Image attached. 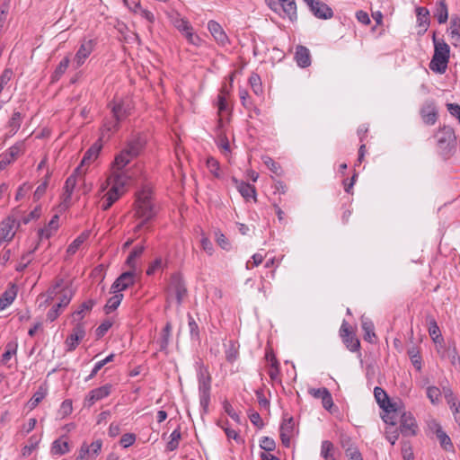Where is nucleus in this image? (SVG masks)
Returning a JSON list of instances; mask_svg holds the SVG:
<instances>
[{
  "mask_svg": "<svg viewBox=\"0 0 460 460\" xmlns=\"http://www.w3.org/2000/svg\"><path fill=\"white\" fill-rule=\"evenodd\" d=\"M434 17L437 18L438 23L440 24L447 22L448 19V9L446 0H439L436 4Z\"/></svg>",
  "mask_w": 460,
  "mask_h": 460,
  "instance_id": "c85d7f7f",
  "label": "nucleus"
},
{
  "mask_svg": "<svg viewBox=\"0 0 460 460\" xmlns=\"http://www.w3.org/2000/svg\"><path fill=\"white\" fill-rule=\"evenodd\" d=\"M23 116L20 111H13L10 120L8 121V132L4 135V139L13 137L19 130Z\"/></svg>",
  "mask_w": 460,
  "mask_h": 460,
  "instance_id": "b1692460",
  "label": "nucleus"
},
{
  "mask_svg": "<svg viewBox=\"0 0 460 460\" xmlns=\"http://www.w3.org/2000/svg\"><path fill=\"white\" fill-rule=\"evenodd\" d=\"M260 447L261 449L270 453L275 450L276 443L274 439L270 437H262L261 439L260 440Z\"/></svg>",
  "mask_w": 460,
  "mask_h": 460,
  "instance_id": "4d7b16f0",
  "label": "nucleus"
},
{
  "mask_svg": "<svg viewBox=\"0 0 460 460\" xmlns=\"http://www.w3.org/2000/svg\"><path fill=\"white\" fill-rule=\"evenodd\" d=\"M94 305H95V302L93 299H89V300L84 302L80 305L79 309L73 313L74 319L75 320L76 317H78L79 320H82L84 318V314H83L84 312H86V311H91Z\"/></svg>",
  "mask_w": 460,
  "mask_h": 460,
  "instance_id": "09e8293b",
  "label": "nucleus"
},
{
  "mask_svg": "<svg viewBox=\"0 0 460 460\" xmlns=\"http://www.w3.org/2000/svg\"><path fill=\"white\" fill-rule=\"evenodd\" d=\"M49 173H48L45 178H44V181L37 187L34 194H33V199L34 200H39L46 192V190H47V187L49 185Z\"/></svg>",
  "mask_w": 460,
  "mask_h": 460,
  "instance_id": "6e6d98bb",
  "label": "nucleus"
},
{
  "mask_svg": "<svg viewBox=\"0 0 460 460\" xmlns=\"http://www.w3.org/2000/svg\"><path fill=\"white\" fill-rule=\"evenodd\" d=\"M90 235L89 231L83 232L79 236H77L67 247L66 252L70 255L75 254L82 243L87 240Z\"/></svg>",
  "mask_w": 460,
  "mask_h": 460,
  "instance_id": "4c0bfd02",
  "label": "nucleus"
},
{
  "mask_svg": "<svg viewBox=\"0 0 460 460\" xmlns=\"http://www.w3.org/2000/svg\"><path fill=\"white\" fill-rule=\"evenodd\" d=\"M170 290L173 292L177 303L181 305L184 296L187 295V288L180 274H173L171 277Z\"/></svg>",
  "mask_w": 460,
  "mask_h": 460,
  "instance_id": "f3484780",
  "label": "nucleus"
},
{
  "mask_svg": "<svg viewBox=\"0 0 460 460\" xmlns=\"http://www.w3.org/2000/svg\"><path fill=\"white\" fill-rule=\"evenodd\" d=\"M224 410L227 413V415L234 420L236 422H240V416L239 414L234 410L232 405L227 402L225 401L223 403Z\"/></svg>",
  "mask_w": 460,
  "mask_h": 460,
  "instance_id": "338daca9",
  "label": "nucleus"
},
{
  "mask_svg": "<svg viewBox=\"0 0 460 460\" xmlns=\"http://www.w3.org/2000/svg\"><path fill=\"white\" fill-rule=\"evenodd\" d=\"M81 173L80 166L76 167L75 172L66 179L62 194V204L67 208L71 204L73 190L76 185L77 174Z\"/></svg>",
  "mask_w": 460,
  "mask_h": 460,
  "instance_id": "4468645a",
  "label": "nucleus"
},
{
  "mask_svg": "<svg viewBox=\"0 0 460 460\" xmlns=\"http://www.w3.org/2000/svg\"><path fill=\"white\" fill-rule=\"evenodd\" d=\"M436 137L438 146L444 155H449L456 150V137L453 128L449 126L439 128Z\"/></svg>",
  "mask_w": 460,
  "mask_h": 460,
  "instance_id": "20e7f679",
  "label": "nucleus"
},
{
  "mask_svg": "<svg viewBox=\"0 0 460 460\" xmlns=\"http://www.w3.org/2000/svg\"><path fill=\"white\" fill-rule=\"evenodd\" d=\"M420 115L426 125H434L438 118V111L435 101H425L420 110Z\"/></svg>",
  "mask_w": 460,
  "mask_h": 460,
  "instance_id": "f8f14e48",
  "label": "nucleus"
},
{
  "mask_svg": "<svg viewBox=\"0 0 460 460\" xmlns=\"http://www.w3.org/2000/svg\"><path fill=\"white\" fill-rule=\"evenodd\" d=\"M309 7L313 14L323 20L331 19L333 17L332 9L325 3L320 0H303Z\"/></svg>",
  "mask_w": 460,
  "mask_h": 460,
  "instance_id": "1a4fd4ad",
  "label": "nucleus"
},
{
  "mask_svg": "<svg viewBox=\"0 0 460 460\" xmlns=\"http://www.w3.org/2000/svg\"><path fill=\"white\" fill-rule=\"evenodd\" d=\"M111 388L112 385L111 384H106L101 387L93 389L84 399V406L91 407L97 401L109 396L111 392Z\"/></svg>",
  "mask_w": 460,
  "mask_h": 460,
  "instance_id": "2eb2a0df",
  "label": "nucleus"
},
{
  "mask_svg": "<svg viewBox=\"0 0 460 460\" xmlns=\"http://www.w3.org/2000/svg\"><path fill=\"white\" fill-rule=\"evenodd\" d=\"M418 431L416 420L411 413H402L401 416L400 432L403 436H415Z\"/></svg>",
  "mask_w": 460,
  "mask_h": 460,
  "instance_id": "a211bd4d",
  "label": "nucleus"
},
{
  "mask_svg": "<svg viewBox=\"0 0 460 460\" xmlns=\"http://www.w3.org/2000/svg\"><path fill=\"white\" fill-rule=\"evenodd\" d=\"M264 164L275 174L279 175L281 173L280 165L276 163L271 157L268 155L262 156Z\"/></svg>",
  "mask_w": 460,
  "mask_h": 460,
  "instance_id": "8fccbe9b",
  "label": "nucleus"
},
{
  "mask_svg": "<svg viewBox=\"0 0 460 460\" xmlns=\"http://www.w3.org/2000/svg\"><path fill=\"white\" fill-rule=\"evenodd\" d=\"M119 120H117L114 116L111 119H105L102 129H101V137L99 141H102L103 139L108 140L111 134L119 129Z\"/></svg>",
  "mask_w": 460,
  "mask_h": 460,
  "instance_id": "412c9836",
  "label": "nucleus"
},
{
  "mask_svg": "<svg viewBox=\"0 0 460 460\" xmlns=\"http://www.w3.org/2000/svg\"><path fill=\"white\" fill-rule=\"evenodd\" d=\"M111 112L117 120L121 121L130 114V106L123 102L114 104L111 108Z\"/></svg>",
  "mask_w": 460,
  "mask_h": 460,
  "instance_id": "2f4dec72",
  "label": "nucleus"
},
{
  "mask_svg": "<svg viewBox=\"0 0 460 460\" xmlns=\"http://www.w3.org/2000/svg\"><path fill=\"white\" fill-rule=\"evenodd\" d=\"M114 185L105 195V200L102 205L103 210H108L119 198V187H123L127 183V178L122 172L115 173Z\"/></svg>",
  "mask_w": 460,
  "mask_h": 460,
  "instance_id": "0eeeda50",
  "label": "nucleus"
},
{
  "mask_svg": "<svg viewBox=\"0 0 460 460\" xmlns=\"http://www.w3.org/2000/svg\"><path fill=\"white\" fill-rule=\"evenodd\" d=\"M40 441V438H38L37 436H31L28 440V444L22 448V455H31V452L38 447Z\"/></svg>",
  "mask_w": 460,
  "mask_h": 460,
  "instance_id": "3c124183",
  "label": "nucleus"
},
{
  "mask_svg": "<svg viewBox=\"0 0 460 460\" xmlns=\"http://www.w3.org/2000/svg\"><path fill=\"white\" fill-rule=\"evenodd\" d=\"M207 167L216 178H220V165L217 159L214 157H208L207 159Z\"/></svg>",
  "mask_w": 460,
  "mask_h": 460,
  "instance_id": "5fc2aeb1",
  "label": "nucleus"
},
{
  "mask_svg": "<svg viewBox=\"0 0 460 460\" xmlns=\"http://www.w3.org/2000/svg\"><path fill=\"white\" fill-rule=\"evenodd\" d=\"M74 296V291L69 288H65L61 290L60 301L55 305L47 314V319L49 322H54L60 314V309L66 307L70 303Z\"/></svg>",
  "mask_w": 460,
  "mask_h": 460,
  "instance_id": "9b49d317",
  "label": "nucleus"
},
{
  "mask_svg": "<svg viewBox=\"0 0 460 460\" xmlns=\"http://www.w3.org/2000/svg\"><path fill=\"white\" fill-rule=\"evenodd\" d=\"M334 454V445L329 440L323 441L321 446V456L324 458V460H336Z\"/></svg>",
  "mask_w": 460,
  "mask_h": 460,
  "instance_id": "ea45409f",
  "label": "nucleus"
},
{
  "mask_svg": "<svg viewBox=\"0 0 460 460\" xmlns=\"http://www.w3.org/2000/svg\"><path fill=\"white\" fill-rule=\"evenodd\" d=\"M94 41L93 40H84L75 56V62L76 67L81 66L86 60V58L93 51Z\"/></svg>",
  "mask_w": 460,
  "mask_h": 460,
  "instance_id": "6ab92c4d",
  "label": "nucleus"
},
{
  "mask_svg": "<svg viewBox=\"0 0 460 460\" xmlns=\"http://www.w3.org/2000/svg\"><path fill=\"white\" fill-rule=\"evenodd\" d=\"M69 451V446L66 441H61L60 439H57L52 443L50 452L53 456L65 455Z\"/></svg>",
  "mask_w": 460,
  "mask_h": 460,
  "instance_id": "a19ab883",
  "label": "nucleus"
},
{
  "mask_svg": "<svg viewBox=\"0 0 460 460\" xmlns=\"http://www.w3.org/2000/svg\"><path fill=\"white\" fill-rule=\"evenodd\" d=\"M151 190L144 189L137 194L136 199V216L142 218V221L135 227V232H138L145 226L148 221L155 216L154 207L151 202Z\"/></svg>",
  "mask_w": 460,
  "mask_h": 460,
  "instance_id": "f03ea898",
  "label": "nucleus"
},
{
  "mask_svg": "<svg viewBox=\"0 0 460 460\" xmlns=\"http://www.w3.org/2000/svg\"><path fill=\"white\" fill-rule=\"evenodd\" d=\"M416 14L419 26L423 27V32H426L429 25V11L426 7H417Z\"/></svg>",
  "mask_w": 460,
  "mask_h": 460,
  "instance_id": "72a5a7b5",
  "label": "nucleus"
},
{
  "mask_svg": "<svg viewBox=\"0 0 460 460\" xmlns=\"http://www.w3.org/2000/svg\"><path fill=\"white\" fill-rule=\"evenodd\" d=\"M211 376L207 370L199 373V402L204 413L208 411L210 402Z\"/></svg>",
  "mask_w": 460,
  "mask_h": 460,
  "instance_id": "39448f33",
  "label": "nucleus"
},
{
  "mask_svg": "<svg viewBox=\"0 0 460 460\" xmlns=\"http://www.w3.org/2000/svg\"><path fill=\"white\" fill-rule=\"evenodd\" d=\"M48 389L45 385H40L37 392L33 394V396L28 402V406L31 410L36 408L39 403L45 398L47 395Z\"/></svg>",
  "mask_w": 460,
  "mask_h": 460,
  "instance_id": "c9c22d12",
  "label": "nucleus"
},
{
  "mask_svg": "<svg viewBox=\"0 0 460 460\" xmlns=\"http://www.w3.org/2000/svg\"><path fill=\"white\" fill-rule=\"evenodd\" d=\"M181 438L180 429H175L170 435V440L166 445L167 451H174L179 447V442Z\"/></svg>",
  "mask_w": 460,
  "mask_h": 460,
  "instance_id": "49530a36",
  "label": "nucleus"
},
{
  "mask_svg": "<svg viewBox=\"0 0 460 460\" xmlns=\"http://www.w3.org/2000/svg\"><path fill=\"white\" fill-rule=\"evenodd\" d=\"M16 351L17 344L9 342L5 347L4 353L2 355V362L4 364H6L11 359V358L16 354Z\"/></svg>",
  "mask_w": 460,
  "mask_h": 460,
  "instance_id": "603ef678",
  "label": "nucleus"
},
{
  "mask_svg": "<svg viewBox=\"0 0 460 460\" xmlns=\"http://www.w3.org/2000/svg\"><path fill=\"white\" fill-rule=\"evenodd\" d=\"M123 299L122 294H115L113 296L110 297L104 306V311L108 314L111 311L116 310L119 305H120L121 301Z\"/></svg>",
  "mask_w": 460,
  "mask_h": 460,
  "instance_id": "37998d69",
  "label": "nucleus"
},
{
  "mask_svg": "<svg viewBox=\"0 0 460 460\" xmlns=\"http://www.w3.org/2000/svg\"><path fill=\"white\" fill-rule=\"evenodd\" d=\"M70 63V59L68 57H65L60 63L56 67L55 71L51 75V83H55L60 79V77L65 74Z\"/></svg>",
  "mask_w": 460,
  "mask_h": 460,
  "instance_id": "58836bf2",
  "label": "nucleus"
},
{
  "mask_svg": "<svg viewBox=\"0 0 460 460\" xmlns=\"http://www.w3.org/2000/svg\"><path fill=\"white\" fill-rule=\"evenodd\" d=\"M208 28L218 44L225 46L228 42V37L218 22L215 21H209L208 23Z\"/></svg>",
  "mask_w": 460,
  "mask_h": 460,
  "instance_id": "aec40b11",
  "label": "nucleus"
},
{
  "mask_svg": "<svg viewBox=\"0 0 460 460\" xmlns=\"http://www.w3.org/2000/svg\"><path fill=\"white\" fill-rule=\"evenodd\" d=\"M19 212H13L7 217L0 224V243L2 242H11L14 235L15 230L20 226Z\"/></svg>",
  "mask_w": 460,
  "mask_h": 460,
  "instance_id": "423d86ee",
  "label": "nucleus"
},
{
  "mask_svg": "<svg viewBox=\"0 0 460 460\" xmlns=\"http://www.w3.org/2000/svg\"><path fill=\"white\" fill-rule=\"evenodd\" d=\"M443 391H444L445 398H446L447 403L449 404L450 409L453 411V414L456 415V414L459 413L460 402H457L452 390L450 388L444 387Z\"/></svg>",
  "mask_w": 460,
  "mask_h": 460,
  "instance_id": "e433bc0d",
  "label": "nucleus"
},
{
  "mask_svg": "<svg viewBox=\"0 0 460 460\" xmlns=\"http://www.w3.org/2000/svg\"><path fill=\"white\" fill-rule=\"evenodd\" d=\"M102 141L95 142L84 155V157L80 164V169L85 164H90L93 161H94L102 147Z\"/></svg>",
  "mask_w": 460,
  "mask_h": 460,
  "instance_id": "bb28decb",
  "label": "nucleus"
},
{
  "mask_svg": "<svg viewBox=\"0 0 460 460\" xmlns=\"http://www.w3.org/2000/svg\"><path fill=\"white\" fill-rule=\"evenodd\" d=\"M427 321L429 324V334L431 337L432 341L440 345V348L443 347L444 339L441 335V332L439 330V327L434 319V317L429 315L427 316Z\"/></svg>",
  "mask_w": 460,
  "mask_h": 460,
  "instance_id": "393cba45",
  "label": "nucleus"
},
{
  "mask_svg": "<svg viewBox=\"0 0 460 460\" xmlns=\"http://www.w3.org/2000/svg\"><path fill=\"white\" fill-rule=\"evenodd\" d=\"M172 332V324L171 323H167L164 328L162 331V337L158 341L160 350H165L169 344V340Z\"/></svg>",
  "mask_w": 460,
  "mask_h": 460,
  "instance_id": "79ce46f5",
  "label": "nucleus"
},
{
  "mask_svg": "<svg viewBox=\"0 0 460 460\" xmlns=\"http://www.w3.org/2000/svg\"><path fill=\"white\" fill-rule=\"evenodd\" d=\"M85 336V330L84 323H77L73 330L72 333L66 338L65 343L67 347L66 351H73L76 349L79 341Z\"/></svg>",
  "mask_w": 460,
  "mask_h": 460,
  "instance_id": "ddd939ff",
  "label": "nucleus"
},
{
  "mask_svg": "<svg viewBox=\"0 0 460 460\" xmlns=\"http://www.w3.org/2000/svg\"><path fill=\"white\" fill-rule=\"evenodd\" d=\"M408 354H409V356L411 358L412 365L418 370H420L421 368V360H420V357L419 356V353L416 350V349L415 348H411V349L408 350Z\"/></svg>",
  "mask_w": 460,
  "mask_h": 460,
  "instance_id": "69168bd1",
  "label": "nucleus"
},
{
  "mask_svg": "<svg viewBox=\"0 0 460 460\" xmlns=\"http://www.w3.org/2000/svg\"><path fill=\"white\" fill-rule=\"evenodd\" d=\"M24 153V141H18L12 146L7 152L0 155V171L4 170L9 164L13 163L18 156Z\"/></svg>",
  "mask_w": 460,
  "mask_h": 460,
  "instance_id": "6e6552de",
  "label": "nucleus"
},
{
  "mask_svg": "<svg viewBox=\"0 0 460 460\" xmlns=\"http://www.w3.org/2000/svg\"><path fill=\"white\" fill-rule=\"evenodd\" d=\"M136 273L135 270H131L126 272H123L112 284L111 289L112 292L118 293L119 291H123L132 286L135 282Z\"/></svg>",
  "mask_w": 460,
  "mask_h": 460,
  "instance_id": "dca6fc26",
  "label": "nucleus"
},
{
  "mask_svg": "<svg viewBox=\"0 0 460 460\" xmlns=\"http://www.w3.org/2000/svg\"><path fill=\"white\" fill-rule=\"evenodd\" d=\"M188 325L190 328V333L192 340L199 341V330L197 323L194 318L188 314Z\"/></svg>",
  "mask_w": 460,
  "mask_h": 460,
  "instance_id": "864d4df0",
  "label": "nucleus"
},
{
  "mask_svg": "<svg viewBox=\"0 0 460 460\" xmlns=\"http://www.w3.org/2000/svg\"><path fill=\"white\" fill-rule=\"evenodd\" d=\"M362 330L364 332V339L368 342H373V338L376 337L373 323L368 319L362 318Z\"/></svg>",
  "mask_w": 460,
  "mask_h": 460,
  "instance_id": "c03bdc74",
  "label": "nucleus"
},
{
  "mask_svg": "<svg viewBox=\"0 0 460 460\" xmlns=\"http://www.w3.org/2000/svg\"><path fill=\"white\" fill-rule=\"evenodd\" d=\"M144 252V246H136L127 258L126 263L131 268L136 270V259L138 258Z\"/></svg>",
  "mask_w": 460,
  "mask_h": 460,
  "instance_id": "de8ad7c7",
  "label": "nucleus"
},
{
  "mask_svg": "<svg viewBox=\"0 0 460 460\" xmlns=\"http://www.w3.org/2000/svg\"><path fill=\"white\" fill-rule=\"evenodd\" d=\"M146 138L140 135L132 137L126 146L118 154L113 162V168L121 171L129 162L138 156L146 146Z\"/></svg>",
  "mask_w": 460,
  "mask_h": 460,
  "instance_id": "f257e3e1",
  "label": "nucleus"
},
{
  "mask_svg": "<svg viewBox=\"0 0 460 460\" xmlns=\"http://www.w3.org/2000/svg\"><path fill=\"white\" fill-rule=\"evenodd\" d=\"M345 454L349 457V460H363L361 453L355 446L351 445L346 448Z\"/></svg>",
  "mask_w": 460,
  "mask_h": 460,
  "instance_id": "680f3d73",
  "label": "nucleus"
},
{
  "mask_svg": "<svg viewBox=\"0 0 460 460\" xmlns=\"http://www.w3.org/2000/svg\"><path fill=\"white\" fill-rule=\"evenodd\" d=\"M284 13L288 16L291 21L296 20V4L295 0H279Z\"/></svg>",
  "mask_w": 460,
  "mask_h": 460,
  "instance_id": "f704fd0d",
  "label": "nucleus"
},
{
  "mask_svg": "<svg viewBox=\"0 0 460 460\" xmlns=\"http://www.w3.org/2000/svg\"><path fill=\"white\" fill-rule=\"evenodd\" d=\"M295 423L293 417H289L288 419H284L283 422L280 425V432L292 434L294 430Z\"/></svg>",
  "mask_w": 460,
  "mask_h": 460,
  "instance_id": "052dcab7",
  "label": "nucleus"
},
{
  "mask_svg": "<svg viewBox=\"0 0 460 460\" xmlns=\"http://www.w3.org/2000/svg\"><path fill=\"white\" fill-rule=\"evenodd\" d=\"M436 436L439 440L441 447L447 452H454V445L451 441V438L447 435V433L442 429V427L436 423Z\"/></svg>",
  "mask_w": 460,
  "mask_h": 460,
  "instance_id": "cd10ccee",
  "label": "nucleus"
},
{
  "mask_svg": "<svg viewBox=\"0 0 460 460\" xmlns=\"http://www.w3.org/2000/svg\"><path fill=\"white\" fill-rule=\"evenodd\" d=\"M135 441H136V435L135 434H133V433H126V434L122 435V437L120 438L119 444L123 447H128L131 445H133Z\"/></svg>",
  "mask_w": 460,
  "mask_h": 460,
  "instance_id": "774afa93",
  "label": "nucleus"
},
{
  "mask_svg": "<svg viewBox=\"0 0 460 460\" xmlns=\"http://www.w3.org/2000/svg\"><path fill=\"white\" fill-rule=\"evenodd\" d=\"M374 395L381 409L391 408L394 402H391L386 392L381 387H375Z\"/></svg>",
  "mask_w": 460,
  "mask_h": 460,
  "instance_id": "7c9ffc66",
  "label": "nucleus"
},
{
  "mask_svg": "<svg viewBox=\"0 0 460 460\" xmlns=\"http://www.w3.org/2000/svg\"><path fill=\"white\" fill-rule=\"evenodd\" d=\"M432 41L434 44V54L429 63V68L433 72L444 74L450 58V48L444 40L437 38L436 32H433Z\"/></svg>",
  "mask_w": 460,
  "mask_h": 460,
  "instance_id": "7ed1b4c3",
  "label": "nucleus"
},
{
  "mask_svg": "<svg viewBox=\"0 0 460 460\" xmlns=\"http://www.w3.org/2000/svg\"><path fill=\"white\" fill-rule=\"evenodd\" d=\"M232 181L244 199H248L252 197H255L256 190L253 185L243 181H239L235 177H232Z\"/></svg>",
  "mask_w": 460,
  "mask_h": 460,
  "instance_id": "a878e982",
  "label": "nucleus"
},
{
  "mask_svg": "<svg viewBox=\"0 0 460 460\" xmlns=\"http://www.w3.org/2000/svg\"><path fill=\"white\" fill-rule=\"evenodd\" d=\"M113 323L107 319L103 321L96 329L95 334L98 339L103 337L105 333L110 330V328L112 326Z\"/></svg>",
  "mask_w": 460,
  "mask_h": 460,
  "instance_id": "13d9d810",
  "label": "nucleus"
},
{
  "mask_svg": "<svg viewBox=\"0 0 460 460\" xmlns=\"http://www.w3.org/2000/svg\"><path fill=\"white\" fill-rule=\"evenodd\" d=\"M340 335L343 343L352 352L358 351L360 348L359 340L356 337L349 323L344 320L341 329Z\"/></svg>",
  "mask_w": 460,
  "mask_h": 460,
  "instance_id": "9d476101",
  "label": "nucleus"
},
{
  "mask_svg": "<svg viewBox=\"0 0 460 460\" xmlns=\"http://www.w3.org/2000/svg\"><path fill=\"white\" fill-rule=\"evenodd\" d=\"M18 288L15 284H10L8 288L0 296V311L9 306L17 296Z\"/></svg>",
  "mask_w": 460,
  "mask_h": 460,
  "instance_id": "5701e85b",
  "label": "nucleus"
},
{
  "mask_svg": "<svg viewBox=\"0 0 460 460\" xmlns=\"http://www.w3.org/2000/svg\"><path fill=\"white\" fill-rule=\"evenodd\" d=\"M383 410L385 411V413L382 415L383 420L386 424L392 426L393 428L395 427V425L397 423V418H398L396 404L394 403V404H392L391 408H386V409H383Z\"/></svg>",
  "mask_w": 460,
  "mask_h": 460,
  "instance_id": "473e14b6",
  "label": "nucleus"
},
{
  "mask_svg": "<svg viewBox=\"0 0 460 460\" xmlns=\"http://www.w3.org/2000/svg\"><path fill=\"white\" fill-rule=\"evenodd\" d=\"M450 34L452 39L456 40L455 45H456L457 42H460V18L458 16L451 18Z\"/></svg>",
  "mask_w": 460,
  "mask_h": 460,
  "instance_id": "a18cd8bd",
  "label": "nucleus"
},
{
  "mask_svg": "<svg viewBox=\"0 0 460 460\" xmlns=\"http://www.w3.org/2000/svg\"><path fill=\"white\" fill-rule=\"evenodd\" d=\"M37 247H38V244L35 246V248L33 250H31L29 252H27L26 254L22 255L21 261L16 266L17 271L22 272L27 268L28 264L31 262V259L29 257L37 249Z\"/></svg>",
  "mask_w": 460,
  "mask_h": 460,
  "instance_id": "e2e57ef3",
  "label": "nucleus"
},
{
  "mask_svg": "<svg viewBox=\"0 0 460 460\" xmlns=\"http://www.w3.org/2000/svg\"><path fill=\"white\" fill-rule=\"evenodd\" d=\"M73 411L72 406V401L71 400H65L60 406V409L58 411V414L61 418H65L67 415H69Z\"/></svg>",
  "mask_w": 460,
  "mask_h": 460,
  "instance_id": "0e129e2a",
  "label": "nucleus"
},
{
  "mask_svg": "<svg viewBox=\"0 0 460 460\" xmlns=\"http://www.w3.org/2000/svg\"><path fill=\"white\" fill-rule=\"evenodd\" d=\"M440 395L441 392L438 387L429 386L427 388V396L433 404L438 402Z\"/></svg>",
  "mask_w": 460,
  "mask_h": 460,
  "instance_id": "bf43d9fd",
  "label": "nucleus"
},
{
  "mask_svg": "<svg viewBox=\"0 0 460 460\" xmlns=\"http://www.w3.org/2000/svg\"><path fill=\"white\" fill-rule=\"evenodd\" d=\"M295 59L298 66L305 68L311 65V55L309 49L302 45L296 48Z\"/></svg>",
  "mask_w": 460,
  "mask_h": 460,
  "instance_id": "4be33fe9",
  "label": "nucleus"
},
{
  "mask_svg": "<svg viewBox=\"0 0 460 460\" xmlns=\"http://www.w3.org/2000/svg\"><path fill=\"white\" fill-rule=\"evenodd\" d=\"M444 351L442 352V358H448L450 359L451 364L460 368V356L456 350L455 342L452 343V345H449L447 348H445L444 346Z\"/></svg>",
  "mask_w": 460,
  "mask_h": 460,
  "instance_id": "c756f323",
  "label": "nucleus"
}]
</instances>
